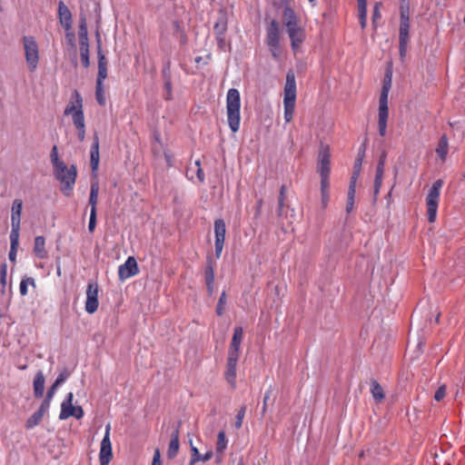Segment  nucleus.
<instances>
[{
    "label": "nucleus",
    "instance_id": "nucleus-35",
    "mask_svg": "<svg viewBox=\"0 0 465 465\" xmlns=\"http://www.w3.org/2000/svg\"><path fill=\"white\" fill-rule=\"evenodd\" d=\"M357 2L360 25L364 29L367 25V0H357Z\"/></svg>",
    "mask_w": 465,
    "mask_h": 465
},
{
    "label": "nucleus",
    "instance_id": "nucleus-3",
    "mask_svg": "<svg viewBox=\"0 0 465 465\" xmlns=\"http://www.w3.org/2000/svg\"><path fill=\"white\" fill-rule=\"evenodd\" d=\"M241 95L240 92L235 88H231L226 95V113L227 122L232 133H236L240 129L241 124Z\"/></svg>",
    "mask_w": 465,
    "mask_h": 465
},
{
    "label": "nucleus",
    "instance_id": "nucleus-8",
    "mask_svg": "<svg viewBox=\"0 0 465 465\" xmlns=\"http://www.w3.org/2000/svg\"><path fill=\"white\" fill-rule=\"evenodd\" d=\"M23 45L25 50V62L30 72H35L37 68L40 55L39 46L34 36H24Z\"/></svg>",
    "mask_w": 465,
    "mask_h": 465
},
{
    "label": "nucleus",
    "instance_id": "nucleus-58",
    "mask_svg": "<svg viewBox=\"0 0 465 465\" xmlns=\"http://www.w3.org/2000/svg\"><path fill=\"white\" fill-rule=\"evenodd\" d=\"M270 49V52L275 59H278L280 57V45L275 46H268Z\"/></svg>",
    "mask_w": 465,
    "mask_h": 465
},
{
    "label": "nucleus",
    "instance_id": "nucleus-12",
    "mask_svg": "<svg viewBox=\"0 0 465 465\" xmlns=\"http://www.w3.org/2000/svg\"><path fill=\"white\" fill-rule=\"evenodd\" d=\"M99 286L96 282H89L86 287V301L84 309L89 314L94 313L99 306Z\"/></svg>",
    "mask_w": 465,
    "mask_h": 465
},
{
    "label": "nucleus",
    "instance_id": "nucleus-57",
    "mask_svg": "<svg viewBox=\"0 0 465 465\" xmlns=\"http://www.w3.org/2000/svg\"><path fill=\"white\" fill-rule=\"evenodd\" d=\"M164 88L167 92L166 100H171V98H172V83H171L170 79L165 81Z\"/></svg>",
    "mask_w": 465,
    "mask_h": 465
},
{
    "label": "nucleus",
    "instance_id": "nucleus-6",
    "mask_svg": "<svg viewBox=\"0 0 465 465\" xmlns=\"http://www.w3.org/2000/svg\"><path fill=\"white\" fill-rule=\"evenodd\" d=\"M442 186L443 181L441 179L436 180L432 183V186L426 196L427 216L430 223H434L436 221L440 194Z\"/></svg>",
    "mask_w": 465,
    "mask_h": 465
},
{
    "label": "nucleus",
    "instance_id": "nucleus-44",
    "mask_svg": "<svg viewBox=\"0 0 465 465\" xmlns=\"http://www.w3.org/2000/svg\"><path fill=\"white\" fill-rule=\"evenodd\" d=\"M246 412V406L242 405L241 409L238 411V413L235 418V423L234 426L236 429H240L242 426L244 416Z\"/></svg>",
    "mask_w": 465,
    "mask_h": 465
},
{
    "label": "nucleus",
    "instance_id": "nucleus-24",
    "mask_svg": "<svg viewBox=\"0 0 465 465\" xmlns=\"http://www.w3.org/2000/svg\"><path fill=\"white\" fill-rule=\"evenodd\" d=\"M228 440L226 439L225 431L221 430L217 435V441L215 446L216 461L221 462L223 458L224 451L227 448Z\"/></svg>",
    "mask_w": 465,
    "mask_h": 465
},
{
    "label": "nucleus",
    "instance_id": "nucleus-52",
    "mask_svg": "<svg viewBox=\"0 0 465 465\" xmlns=\"http://www.w3.org/2000/svg\"><path fill=\"white\" fill-rule=\"evenodd\" d=\"M96 213H90V219L88 223V230L90 232H93L96 226Z\"/></svg>",
    "mask_w": 465,
    "mask_h": 465
},
{
    "label": "nucleus",
    "instance_id": "nucleus-45",
    "mask_svg": "<svg viewBox=\"0 0 465 465\" xmlns=\"http://www.w3.org/2000/svg\"><path fill=\"white\" fill-rule=\"evenodd\" d=\"M162 148H163V143L161 141L160 135L159 134H155L154 135V142L153 143V145H152L153 153L155 156H159L160 153H161Z\"/></svg>",
    "mask_w": 465,
    "mask_h": 465
},
{
    "label": "nucleus",
    "instance_id": "nucleus-4",
    "mask_svg": "<svg viewBox=\"0 0 465 465\" xmlns=\"http://www.w3.org/2000/svg\"><path fill=\"white\" fill-rule=\"evenodd\" d=\"M296 102V81L293 73L289 72L286 75V83L284 85V120L290 123L293 118Z\"/></svg>",
    "mask_w": 465,
    "mask_h": 465
},
{
    "label": "nucleus",
    "instance_id": "nucleus-31",
    "mask_svg": "<svg viewBox=\"0 0 465 465\" xmlns=\"http://www.w3.org/2000/svg\"><path fill=\"white\" fill-rule=\"evenodd\" d=\"M98 193H99V183L98 182H94L91 183L90 189V196H89V205L91 206L90 213L97 212V203H98Z\"/></svg>",
    "mask_w": 465,
    "mask_h": 465
},
{
    "label": "nucleus",
    "instance_id": "nucleus-27",
    "mask_svg": "<svg viewBox=\"0 0 465 465\" xmlns=\"http://www.w3.org/2000/svg\"><path fill=\"white\" fill-rule=\"evenodd\" d=\"M191 452H192V456H191V460L189 461V465H194L198 461H203V462L208 461L213 458V455L212 450H209L204 454L200 453L198 449L193 446L191 449Z\"/></svg>",
    "mask_w": 465,
    "mask_h": 465
},
{
    "label": "nucleus",
    "instance_id": "nucleus-16",
    "mask_svg": "<svg viewBox=\"0 0 465 465\" xmlns=\"http://www.w3.org/2000/svg\"><path fill=\"white\" fill-rule=\"evenodd\" d=\"M97 38V57H98V74L96 83L104 84V81L107 78V61L104 54L102 50V43L100 35L96 34Z\"/></svg>",
    "mask_w": 465,
    "mask_h": 465
},
{
    "label": "nucleus",
    "instance_id": "nucleus-14",
    "mask_svg": "<svg viewBox=\"0 0 465 465\" xmlns=\"http://www.w3.org/2000/svg\"><path fill=\"white\" fill-rule=\"evenodd\" d=\"M215 233V256L220 258L225 241L226 225L223 220L218 219L214 222Z\"/></svg>",
    "mask_w": 465,
    "mask_h": 465
},
{
    "label": "nucleus",
    "instance_id": "nucleus-55",
    "mask_svg": "<svg viewBox=\"0 0 465 465\" xmlns=\"http://www.w3.org/2000/svg\"><path fill=\"white\" fill-rule=\"evenodd\" d=\"M382 178L383 177L375 176V180H374V195L375 196L377 194H379V193H380V190H381V187L382 184Z\"/></svg>",
    "mask_w": 465,
    "mask_h": 465
},
{
    "label": "nucleus",
    "instance_id": "nucleus-43",
    "mask_svg": "<svg viewBox=\"0 0 465 465\" xmlns=\"http://www.w3.org/2000/svg\"><path fill=\"white\" fill-rule=\"evenodd\" d=\"M226 302H227L226 292H223L220 295V298L218 300V303L216 306V313L218 316H222L224 313Z\"/></svg>",
    "mask_w": 465,
    "mask_h": 465
},
{
    "label": "nucleus",
    "instance_id": "nucleus-2",
    "mask_svg": "<svg viewBox=\"0 0 465 465\" xmlns=\"http://www.w3.org/2000/svg\"><path fill=\"white\" fill-rule=\"evenodd\" d=\"M64 114L72 116L73 123L78 132V138L83 142L85 137V123L83 110V98L77 90L73 92L71 100L66 105Z\"/></svg>",
    "mask_w": 465,
    "mask_h": 465
},
{
    "label": "nucleus",
    "instance_id": "nucleus-63",
    "mask_svg": "<svg viewBox=\"0 0 465 465\" xmlns=\"http://www.w3.org/2000/svg\"><path fill=\"white\" fill-rule=\"evenodd\" d=\"M206 287H207V290L209 292V293L211 294L213 291V283H206Z\"/></svg>",
    "mask_w": 465,
    "mask_h": 465
},
{
    "label": "nucleus",
    "instance_id": "nucleus-10",
    "mask_svg": "<svg viewBox=\"0 0 465 465\" xmlns=\"http://www.w3.org/2000/svg\"><path fill=\"white\" fill-rule=\"evenodd\" d=\"M74 393L68 392L66 394L65 399L63 401L61 404V411L59 414L60 420H66L70 417H74L75 419H82L84 417V410L81 406H74Z\"/></svg>",
    "mask_w": 465,
    "mask_h": 465
},
{
    "label": "nucleus",
    "instance_id": "nucleus-17",
    "mask_svg": "<svg viewBox=\"0 0 465 465\" xmlns=\"http://www.w3.org/2000/svg\"><path fill=\"white\" fill-rule=\"evenodd\" d=\"M389 117L388 99L379 98L378 125L381 136H385L387 132V122Z\"/></svg>",
    "mask_w": 465,
    "mask_h": 465
},
{
    "label": "nucleus",
    "instance_id": "nucleus-15",
    "mask_svg": "<svg viewBox=\"0 0 465 465\" xmlns=\"http://www.w3.org/2000/svg\"><path fill=\"white\" fill-rule=\"evenodd\" d=\"M139 273V268L134 257L129 256L124 264L118 267V276L124 281Z\"/></svg>",
    "mask_w": 465,
    "mask_h": 465
},
{
    "label": "nucleus",
    "instance_id": "nucleus-13",
    "mask_svg": "<svg viewBox=\"0 0 465 465\" xmlns=\"http://www.w3.org/2000/svg\"><path fill=\"white\" fill-rule=\"evenodd\" d=\"M288 36L291 40L292 50L296 54L306 38L305 29L300 25L286 29Z\"/></svg>",
    "mask_w": 465,
    "mask_h": 465
},
{
    "label": "nucleus",
    "instance_id": "nucleus-53",
    "mask_svg": "<svg viewBox=\"0 0 465 465\" xmlns=\"http://www.w3.org/2000/svg\"><path fill=\"white\" fill-rule=\"evenodd\" d=\"M380 6L381 3H376L373 8L372 13V23L375 24L377 20H379L381 17V12H380Z\"/></svg>",
    "mask_w": 465,
    "mask_h": 465
},
{
    "label": "nucleus",
    "instance_id": "nucleus-38",
    "mask_svg": "<svg viewBox=\"0 0 465 465\" xmlns=\"http://www.w3.org/2000/svg\"><path fill=\"white\" fill-rule=\"evenodd\" d=\"M10 252H9V260L15 262L16 259L17 247L19 244V234L18 233H10Z\"/></svg>",
    "mask_w": 465,
    "mask_h": 465
},
{
    "label": "nucleus",
    "instance_id": "nucleus-60",
    "mask_svg": "<svg viewBox=\"0 0 465 465\" xmlns=\"http://www.w3.org/2000/svg\"><path fill=\"white\" fill-rule=\"evenodd\" d=\"M163 154H164V158L166 160L167 165L172 166L173 165V154L167 151H164Z\"/></svg>",
    "mask_w": 465,
    "mask_h": 465
},
{
    "label": "nucleus",
    "instance_id": "nucleus-64",
    "mask_svg": "<svg viewBox=\"0 0 465 465\" xmlns=\"http://www.w3.org/2000/svg\"><path fill=\"white\" fill-rule=\"evenodd\" d=\"M385 158H386L385 153H382V155L381 156V158L379 160V163H382L383 165H384L385 164Z\"/></svg>",
    "mask_w": 465,
    "mask_h": 465
},
{
    "label": "nucleus",
    "instance_id": "nucleus-48",
    "mask_svg": "<svg viewBox=\"0 0 465 465\" xmlns=\"http://www.w3.org/2000/svg\"><path fill=\"white\" fill-rule=\"evenodd\" d=\"M50 156H51L52 163L54 166V170L57 169L58 167H60L59 163H64L63 161L59 160L56 145H54V147L52 148Z\"/></svg>",
    "mask_w": 465,
    "mask_h": 465
},
{
    "label": "nucleus",
    "instance_id": "nucleus-62",
    "mask_svg": "<svg viewBox=\"0 0 465 465\" xmlns=\"http://www.w3.org/2000/svg\"><path fill=\"white\" fill-rule=\"evenodd\" d=\"M262 200L260 199L258 202H257V211H256V214H259L260 212H261V208H262Z\"/></svg>",
    "mask_w": 465,
    "mask_h": 465
},
{
    "label": "nucleus",
    "instance_id": "nucleus-28",
    "mask_svg": "<svg viewBox=\"0 0 465 465\" xmlns=\"http://www.w3.org/2000/svg\"><path fill=\"white\" fill-rule=\"evenodd\" d=\"M91 158V167L94 172L97 171L99 165V139L98 136L95 135L94 139V143L91 147L90 153Z\"/></svg>",
    "mask_w": 465,
    "mask_h": 465
},
{
    "label": "nucleus",
    "instance_id": "nucleus-49",
    "mask_svg": "<svg viewBox=\"0 0 465 465\" xmlns=\"http://www.w3.org/2000/svg\"><path fill=\"white\" fill-rule=\"evenodd\" d=\"M51 400H52V398H49V394H46V397L44 400V401L42 402V404H41L39 410L37 411V412H40L41 415L44 416L45 411H47V410L49 409Z\"/></svg>",
    "mask_w": 465,
    "mask_h": 465
},
{
    "label": "nucleus",
    "instance_id": "nucleus-47",
    "mask_svg": "<svg viewBox=\"0 0 465 465\" xmlns=\"http://www.w3.org/2000/svg\"><path fill=\"white\" fill-rule=\"evenodd\" d=\"M285 202V186L282 185L280 189V195L278 200V215L281 216L282 214L283 207Z\"/></svg>",
    "mask_w": 465,
    "mask_h": 465
},
{
    "label": "nucleus",
    "instance_id": "nucleus-37",
    "mask_svg": "<svg viewBox=\"0 0 465 465\" xmlns=\"http://www.w3.org/2000/svg\"><path fill=\"white\" fill-rule=\"evenodd\" d=\"M371 392L374 400L379 402L383 401L385 398V393L383 391L382 387L375 380L371 381Z\"/></svg>",
    "mask_w": 465,
    "mask_h": 465
},
{
    "label": "nucleus",
    "instance_id": "nucleus-36",
    "mask_svg": "<svg viewBox=\"0 0 465 465\" xmlns=\"http://www.w3.org/2000/svg\"><path fill=\"white\" fill-rule=\"evenodd\" d=\"M448 147H449L448 137L446 134H443L440 138L438 146L436 148V153L442 161H445V159H446V156L448 153Z\"/></svg>",
    "mask_w": 465,
    "mask_h": 465
},
{
    "label": "nucleus",
    "instance_id": "nucleus-42",
    "mask_svg": "<svg viewBox=\"0 0 465 465\" xmlns=\"http://www.w3.org/2000/svg\"><path fill=\"white\" fill-rule=\"evenodd\" d=\"M43 415L40 412L35 411L25 422V428L30 430L40 423L43 419Z\"/></svg>",
    "mask_w": 465,
    "mask_h": 465
},
{
    "label": "nucleus",
    "instance_id": "nucleus-19",
    "mask_svg": "<svg viewBox=\"0 0 465 465\" xmlns=\"http://www.w3.org/2000/svg\"><path fill=\"white\" fill-rule=\"evenodd\" d=\"M23 210V201L21 199H15L13 202L11 209V232L18 233L20 232L21 213Z\"/></svg>",
    "mask_w": 465,
    "mask_h": 465
},
{
    "label": "nucleus",
    "instance_id": "nucleus-61",
    "mask_svg": "<svg viewBox=\"0 0 465 465\" xmlns=\"http://www.w3.org/2000/svg\"><path fill=\"white\" fill-rule=\"evenodd\" d=\"M383 173H384L383 163H378V165H377V168H376V175L375 176L383 177Z\"/></svg>",
    "mask_w": 465,
    "mask_h": 465
},
{
    "label": "nucleus",
    "instance_id": "nucleus-29",
    "mask_svg": "<svg viewBox=\"0 0 465 465\" xmlns=\"http://www.w3.org/2000/svg\"><path fill=\"white\" fill-rule=\"evenodd\" d=\"M45 391V376L40 371L34 379V393L36 398H42Z\"/></svg>",
    "mask_w": 465,
    "mask_h": 465
},
{
    "label": "nucleus",
    "instance_id": "nucleus-33",
    "mask_svg": "<svg viewBox=\"0 0 465 465\" xmlns=\"http://www.w3.org/2000/svg\"><path fill=\"white\" fill-rule=\"evenodd\" d=\"M70 376V372L66 370H64L62 372L59 373L56 380L53 383V385L50 387V389L47 391V394H49V398H53L54 394L55 393V391L57 388L64 382L67 378Z\"/></svg>",
    "mask_w": 465,
    "mask_h": 465
},
{
    "label": "nucleus",
    "instance_id": "nucleus-26",
    "mask_svg": "<svg viewBox=\"0 0 465 465\" xmlns=\"http://www.w3.org/2000/svg\"><path fill=\"white\" fill-rule=\"evenodd\" d=\"M33 252L35 255L39 259H45L47 257V251L45 250V239L43 236H36L35 238Z\"/></svg>",
    "mask_w": 465,
    "mask_h": 465
},
{
    "label": "nucleus",
    "instance_id": "nucleus-54",
    "mask_svg": "<svg viewBox=\"0 0 465 465\" xmlns=\"http://www.w3.org/2000/svg\"><path fill=\"white\" fill-rule=\"evenodd\" d=\"M152 465H162L161 452L159 449H155L153 456Z\"/></svg>",
    "mask_w": 465,
    "mask_h": 465
},
{
    "label": "nucleus",
    "instance_id": "nucleus-30",
    "mask_svg": "<svg viewBox=\"0 0 465 465\" xmlns=\"http://www.w3.org/2000/svg\"><path fill=\"white\" fill-rule=\"evenodd\" d=\"M283 23L286 29L299 25L298 17L290 6H285L283 10Z\"/></svg>",
    "mask_w": 465,
    "mask_h": 465
},
{
    "label": "nucleus",
    "instance_id": "nucleus-9",
    "mask_svg": "<svg viewBox=\"0 0 465 465\" xmlns=\"http://www.w3.org/2000/svg\"><path fill=\"white\" fill-rule=\"evenodd\" d=\"M79 45H80V55L81 62L84 67L87 68L90 65L89 58V40H88V30L84 17L81 18L79 25Z\"/></svg>",
    "mask_w": 465,
    "mask_h": 465
},
{
    "label": "nucleus",
    "instance_id": "nucleus-51",
    "mask_svg": "<svg viewBox=\"0 0 465 465\" xmlns=\"http://www.w3.org/2000/svg\"><path fill=\"white\" fill-rule=\"evenodd\" d=\"M195 163V165H196V167H197V170H196V176H197V178H198V180H199V182H200V183H203V182H204V178H205V177H204V173H203V169H202V167H201V162H200V160L195 161V163Z\"/></svg>",
    "mask_w": 465,
    "mask_h": 465
},
{
    "label": "nucleus",
    "instance_id": "nucleus-46",
    "mask_svg": "<svg viewBox=\"0 0 465 465\" xmlns=\"http://www.w3.org/2000/svg\"><path fill=\"white\" fill-rule=\"evenodd\" d=\"M6 277H7V264L4 262L0 265V284L3 288V292H5V288L6 286Z\"/></svg>",
    "mask_w": 465,
    "mask_h": 465
},
{
    "label": "nucleus",
    "instance_id": "nucleus-41",
    "mask_svg": "<svg viewBox=\"0 0 465 465\" xmlns=\"http://www.w3.org/2000/svg\"><path fill=\"white\" fill-rule=\"evenodd\" d=\"M28 285H32L33 287H35V279L32 277H24L21 280V282L19 285V292L22 296H25L27 294Z\"/></svg>",
    "mask_w": 465,
    "mask_h": 465
},
{
    "label": "nucleus",
    "instance_id": "nucleus-25",
    "mask_svg": "<svg viewBox=\"0 0 465 465\" xmlns=\"http://www.w3.org/2000/svg\"><path fill=\"white\" fill-rule=\"evenodd\" d=\"M180 441H179V429H175L171 434V440L168 445L167 457L170 460L174 459L179 451Z\"/></svg>",
    "mask_w": 465,
    "mask_h": 465
},
{
    "label": "nucleus",
    "instance_id": "nucleus-7",
    "mask_svg": "<svg viewBox=\"0 0 465 465\" xmlns=\"http://www.w3.org/2000/svg\"><path fill=\"white\" fill-rule=\"evenodd\" d=\"M60 167L54 170L56 178L61 182V190L64 195L69 196L76 180V167L70 168L65 163H59Z\"/></svg>",
    "mask_w": 465,
    "mask_h": 465
},
{
    "label": "nucleus",
    "instance_id": "nucleus-23",
    "mask_svg": "<svg viewBox=\"0 0 465 465\" xmlns=\"http://www.w3.org/2000/svg\"><path fill=\"white\" fill-rule=\"evenodd\" d=\"M358 179V172L352 173L348 189L346 213H351L354 208L355 193H356V182Z\"/></svg>",
    "mask_w": 465,
    "mask_h": 465
},
{
    "label": "nucleus",
    "instance_id": "nucleus-50",
    "mask_svg": "<svg viewBox=\"0 0 465 465\" xmlns=\"http://www.w3.org/2000/svg\"><path fill=\"white\" fill-rule=\"evenodd\" d=\"M445 395H446V386L441 385L436 391V392L434 394V399L437 401H440L445 397Z\"/></svg>",
    "mask_w": 465,
    "mask_h": 465
},
{
    "label": "nucleus",
    "instance_id": "nucleus-22",
    "mask_svg": "<svg viewBox=\"0 0 465 465\" xmlns=\"http://www.w3.org/2000/svg\"><path fill=\"white\" fill-rule=\"evenodd\" d=\"M58 16L64 30H70L72 28V14L63 1L58 4Z\"/></svg>",
    "mask_w": 465,
    "mask_h": 465
},
{
    "label": "nucleus",
    "instance_id": "nucleus-40",
    "mask_svg": "<svg viewBox=\"0 0 465 465\" xmlns=\"http://www.w3.org/2000/svg\"><path fill=\"white\" fill-rule=\"evenodd\" d=\"M95 99L100 105H105V104H106L105 90H104V85L102 83H96Z\"/></svg>",
    "mask_w": 465,
    "mask_h": 465
},
{
    "label": "nucleus",
    "instance_id": "nucleus-5",
    "mask_svg": "<svg viewBox=\"0 0 465 465\" xmlns=\"http://www.w3.org/2000/svg\"><path fill=\"white\" fill-rule=\"evenodd\" d=\"M400 28H399V53L403 59L407 53L410 31V7L408 4H402L400 7Z\"/></svg>",
    "mask_w": 465,
    "mask_h": 465
},
{
    "label": "nucleus",
    "instance_id": "nucleus-34",
    "mask_svg": "<svg viewBox=\"0 0 465 465\" xmlns=\"http://www.w3.org/2000/svg\"><path fill=\"white\" fill-rule=\"evenodd\" d=\"M322 205L325 209L330 201V180L321 179Z\"/></svg>",
    "mask_w": 465,
    "mask_h": 465
},
{
    "label": "nucleus",
    "instance_id": "nucleus-11",
    "mask_svg": "<svg viewBox=\"0 0 465 465\" xmlns=\"http://www.w3.org/2000/svg\"><path fill=\"white\" fill-rule=\"evenodd\" d=\"M111 425L105 426L104 436L100 444L99 461L100 465H109L113 460L112 442L110 440Z\"/></svg>",
    "mask_w": 465,
    "mask_h": 465
},
{
    "label": "nucleus",
    "instance_id": "nucleus-32",
    "mask_svg": "<svg viewBox=\"0 0 465 465\" xmlns=\"http://www.w3.org/2000/svg\"><path fill=\"white\" fill-rule=\"evenodd\" d=\"M391 78H392V73L391 70H388L385 73V75L383 78L382 87H381V94H380L381 99H388L389 93H390V90L391 87V81H392Z\"/></svg>",
    "mask_w": 465,
    "mask_h": 465
},
{
    "label": "nucleus",
    "instance_id": "nucleus-20",
    "mask_svg": "<svg viewBox=\"0 0 465 465\" xmlns=\"http://www.w3.org/2000/svg\"><path fill=\"white\" fill-rule=\"evenodd\" d=\"M227 24L226 13L221 10L213 26V31L220 45L224 44V34L227 30Z\"/></svg>",
    "mask_w": 465,
    "mask_h": 465
},
{
    "label": "nucleus",
    "instance_id": "nucleus-18",
    "mask_svg": "<svg viewBox=\"0 0 465 465\" xmlns=\"http://www.w3.org/2000/svg\"><path fill=\"white\" fill-rule=\"evenodd\" d=\"M331 155L328 148H322L319 153L318 173L321 179H330Z\"/></svg>",
    "mask_w": 465,
    "mask_h": 465
},
{
    "label": "nucleus",
    "instance_id": "nucleus-1",
    "mask_svg": "<svg viewBox=\"0 0 465 465\" xmlns=\"http://www.w3.org/2000/svg\"><path fill=\"white\" fill-rule=\"evenodd\" d=\"M243 337V330L241 326L235 327L233 330L232 338L230 343L228 356L226 361V367L223 373L225 381L229 383L232 389L236 388V367L241 354V344Z\"/></svg>",
    "mask_w": 465,
    "mask_h": 465
},
{
    "label": "nucleus",
    "instance_id": "nucleus-21",
    "mask_svg": "<svg viewBox=\"0 0 465 465\" xmlns=\"http://www.w3.org/2000/svg\"><path fill=\"white\" fill-rule=\"evenodd\" d=\"M266 45L268 46L280 45V25L272 20L266 30Z\"/></svg>",
    "mask_w": 465,
    "mask_h": 465
},
{
    "label": "nucleus",
    "instance_id": "nucleus-39",
    "mask_svg": "<svg viewBox=\"0 0 465 465\" xmlns=\"http://www.w3.org/2000/svg\"><path fill=\"white\" fill-rule=\"evenodd\" d=\"M204 277L206 283H213L214 282V268L213 262L211 258H208L206 267L204 270Z\"/></svg>",
    "mask_w": 465,
    "mask_h": 465
},
{
    "label": "nucleus",
    "instance_id": "nucleus-56",
    "mask_svg": "<svg viewBox=\"0 0 465 465\" xmlns=\"http://www.w3.org/2000/svg\"><path fill=\"white\" fill-rule=\"evenodd\" d=\"M364 153V152L362 153ZM362 155L363 154H361L359 153L358 155V158L356 159L355 163H354V171H353V173L355 172H358V175L360 174V171H361V162H362Z\"/></svg>",
    "mask_w": 465,
    "mask_h": 465
},
{
    "label": "nucleus",
    "instance_id": "nucleus-59",
    "mask_svg": "<svg viewBox=\"0 0 465 465\" xmlns=\"http://www.w3.org/2000/svg\"><path fill=\"white\" fill-rule=\"evenodd\" d=\"M269 399H270V391H268L265 392L264 397H263L262 409V413H264L267 410V403H268Z\"/></svg>",
    "mask_w": 465,
    "mask_h": 465
}]
</instances>
